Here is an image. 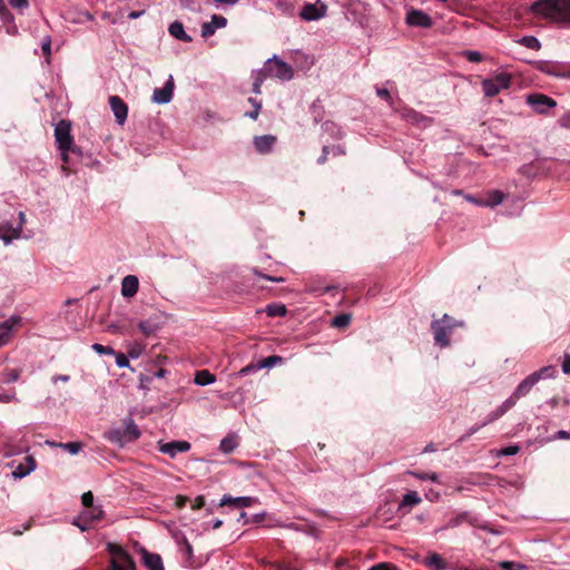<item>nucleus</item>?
Here are the masks:
<instances>
[{
  "instance_id": "obj_25",
  "label": "nucleus",
  "mask_w": 570,
  "mask_h": 570,
  "mask_svg": "<svg viewBox=\"0 0 570 570\" xmlns=\"http://www.w3.org/2000/svg\"><path fill=\"white\" fill-rule=\"evenodd\" d=\"M537 384V381L534 377L530 374L527 376L523 381L519 383L517 389L513 391L515 393V396H519L520 399L525 396L531 389Z\"/></svg>"
},
{
  "instance_id": "obj_14",
  "label": "nucleus",
  "mask_w": 570,
  "mask_h": 570,
  "mask_svg": "<svg viewBox=\"0 0 570 570\" xmlns=\"http://www.w3.org/2000/svg\"><path fill=\"white\" fill-rule=\"evenodd\" d=\"M400 116L406 122L419 126V127H426L431 122L429 117L420 114L419 111H416L412 108L402 109L400 111Z\"/></svg>"
},
{
  "instance_id": "obj_47",
  "label": "nucleus",
  "mask_w": 570,
  "mask_h": 570,
  "mask_svg": "<svg viewBox=\"0 0 570 570\" xmlns=\"http://www.w3.org/2000/svg\"><path fill=\"white\" fill-rule=\"evenodd\" d=\"M116 364L118 367L125 368L129 366V361L125 354L119 353L116 355Z\"/></svg>"
},
{
  "instance_id": "obj_52",
  "label": "nucleus",
  "mask_w": 570,
  "mask_h": 570,
  "mask_svg": "<svg viewBox=\"0 0 570 570\" xmlns=\"http://www.w3.org/2000/svg\"><path fill=\"white\" fill-rule=\"evenodd\" d=\"M376 94H377L379 97L387 100L392 105L393 100H392L391 94H390V91L387 89L379 88L376 90Z\"/></svg>"
},
{
  "instance_id": "obj_41",
  "label": "nucleus",
  "mask_w": 570,
  "mask_h": 570,
  "mask_svg": "<svg viewBox=\"0 0 570 570\" xmlns=\"http://www.w3.org/2000/svg\"><path fill=\"white\" fill-rule=\"evenodd\" d=\"M91 348L96 351L98 354H107L112 355L115 354V351L109 346H104L101 344L95 343L92 344Z\"/></svg>"
},
{
  "instance_id": "obj_6",
  "label": "nucleus",
  "mask_w": 570,
  "mask_h": 570,
  "mask_svg": "<svg viewBox=\"0 0 570 570\" xmlns=\"http://www.w3.org/2000/svg\"><path fill=\"white\" fill-rule=\"evenodd\" d=\"M481 85L487 97H494L501 90L510 88L511 76L507 72H499L491 78L484 79Z\"/></svg>"
},
{
  "instance_id": "obj_64",
  "label": "nucleus",
  "mask_w": 570,
  "mask_h": 570,
  "mask_svg": "<svg viewBox=\"0 0 570 570\" xmlns=\"http://www.w3.org/2000/svg\"><path fill=\"white\" fill-rule=\"evenodd\" d=\"M328 150H330V148H328L327 146H325V147L323 148V154H322V156L317 159V163H318V164H321V165H322V164H324V163L326 161V159H327V155H328Z\"/></svg>"
},
{
  "instance_id": "obj_37",
  "label": "nucleus",
  "mask_w": 570,
  "mask_h": 570,
  "mask_svg": "<svg viewBox=\"0 0 570 570\" xmlns=\"http://www.w3.org/2000/svg\"><path fill=\"white\" fill-rule=\"evenodd\" d=\"M505 413H507V411L501 405H499L495 410H493L491 413L488 414L487 419L481 423V426H485V425L497 421Z\"/></svg>"
},
{
  "instance_id": "obj_17",
  "label": "nucleus",
  "mask_w": 570,
  "mask_h": 570,
  "mask_svg": "<svg viewBox=\"0 0 570 570\" xmlns=\"http://www.w3.org/2000/svg\"><path fill=\"white\" fill-rule=\"evenodd\" d=\"M227 24V19L223 16L213 14L210 21L202 24V37L208 38L215 33L217 29L224 28Z\"/></svg>"
},
{
  "instance_id": "obj_10",
  "label": "nucleus",
  "mask_w": 570,
  "mask_h": 570,
  "mask_svg": "<svg viewBox=\"0 0 570 570\" xmlns=\"http://www.w3.org/2000/svg\"><path fill=\"white\" fill-rule=\"evenodd\" d=\"M527 102L538 114H546L549 109L557 106L556 100L542 94L527 96Z\"/></svg>"
},
{
  "instance_id": "obj_55",
  "label": "nucleus",
  "mask_w": 570,
  "mask_h": 570,
  "mask_svg": "<svg viewBox=\"0 0 570 570\" xmlns=\"http://www.w3.org/2000/svg\"><path fill=\"white\" fill-rule=\"evenodd\" d=\"M59 150H60V153H61V160H62V163H63L62 170H65V171H66V170H67V169H66V165H68V163H69V156H68V153H69V151H72V149H59Z\"/></svg>"
},
{
  "instance_id": "obj_61",
  "label": "nucleus",
  "mask_w": 570,
  "mask_h": 570,
  "mask_svg": "<svg viewBox=\"0 0 570 570\" xmlns=\"http://www.w3.org/2000/svg\"><path fill=\"white\" fill-rule=\"evenodd\" d=\"M70 380V376L69 375H55L52 376L51 381L53 384L58 383V382H63V383H67L69 382Z\"/></svg>"
},
{
  "instance_id": "obj_42",
  "label": "nucleus",
  "mask_w": 570,
  "mask_h": 570,
  "mask_svg": "<svg viewBox=\"0 0 570 570\" xmlns=\"http://www.w3.org/2000/svg\"><path fill=\"white\" fill-rule=\"evenodd\" d=\"M520 397L519 396H515V393L513 392L502 404L501 406L505 410V411H509L510 409H512L517 401L519 400Z\"/></svg>"
},
{
  "instance_id": "obj_18",
  "label": "nucleus",
  "mask_w": 570,
  "mask_h": 570,
  "mask_svg": "<svg viewBox=\"0 0 570 570\" xmlns=\"http://www.w3.org/2000/svg\"><path fill=\"white\" fill-rule=\"evenodd\" d=\"M24 461L26 463H19L17 465H14V462L11 463L13 468L11 473L13 479H22L30 474L36 469L37 464L32 456H27Z\"/></svg>"
},
{
  "instance_id": "obj_8",
  "label": "nucleus",
  "mask_w": 570,
  "mask_h": 570,
  "mask_svg": "<svg viewBox=\"0 0 570 570\" xmlns=\"http://www.w3.org/2000/svg\"><path fill=\"white\" fill-rule=\"evenodd\" d=\"M173 538H174L176 544L178 546L179 552L184 557V566L186 568H195V567H197L196 562H195V559H194L193 547L189 543V541L187 540V538L185 537V534L183 532H180V531H175L173 533Z\"/></svg>"
},
{
  "instance_id": "obj_9",
  "label": "nucleus",
  "mask_w": 570,
  "mask_h": 570,
  "mask_svg": "<svg viewBox=\"0 0 570 570\" xmlns=\"http://www.w3.org/2000/svg\"><path fill=\"white\" fill-rule=\"evenodd\" d=\"M327 7L321 0L314 3H306L299 13V17L305 21H315L326 16Z\"/></svg>"
},
{
  "instance_id": "obj_23",
  "label": "nucleus",
  "mask_w": 570,
  "mask_h": 570,
  "mask_svg": "<svg viewBox=\"0 0 570 570\" xmlns=\"http://www.w3.org/2000/svg\"><path fill=\"white\" fill-rule=\"evenodd\" d=\"M168 31L176 39H179V40H181L184 42H190L191 41V37L186 33L183 23L179 22V21H174L173 23H170L169 28H168Z\"/></svg>"
},
{
  "instance_id": "obj_59",
  "label": "nucleus",
  "mask_w": 570,
  "mask_h": 570,
  "mask_svg": "<svg viewBox=\"0 0 570 570\" xmlns=\"http://www.w3.org/2000/svg\"><path fill=\"white\" fill-rule=\"evenodd\" d=\"M188 501L187 497H184V495H176L175 498V505L178 508V509H181L183 507H185L186 502Z\"/></svg>"
},
{
  "instance_id": "obj_2",
  "label": "nucleus",
  "mask_w": 570,
  "mask_h": 570,
  "mask_svg": "<svg viewBox=\"0 0 570 570\" xmlns=\"http://www.w3.org/2000/svg\"><path fill=\"white\" fill-rule=\"evenodd\" d=\"M140 430L131 417L124 421V428H115L107 431L104 436L110 443L120 448L140 438Z\"/></svg>"
},
{
  "instance_id": "obj_56",
  "label": "nucleus",
  "mask_w": 570,
  "mask_h": 570,
  "mask_svg": "<svg viewBox=\"0 0 570 570\" xmlns=\"http://www.w3.org/2000/svg\"><path fill=\"white\" fill-rule=\"evenodd\" d=\"M261 108H262V105H256V108H254L252 111H247L245 114V116L253 120H256L259 115Z\"/></svg>"
},
{
  "instance_id": "obj_32",
  "label": "nucleus",
  "mask_w": 570,
  "mask_h": 570,
  "mask_svg": "<svg viewBox=\"0 0 570 570\" xmlns=\"http://www.w3.org/2000/svg\"><path fill=\"white\" fill-rule=\"evenodd\" d=\"M252 77H253V91L256 95H259L261 94V87H262L264 80L266 79V75L261 69V70L254 71Z\"/></svg>"
},
{
  "instance_id": "obj_4",
  "label": "nucleus",
  "mask_w": 570,
  "mask_h": 570,
  "mask_svg": "<svg viewBox=\"0 0 570 570\" xmlns=\"http://www.w3.org/2000/svg\"><path fill=\"white\" fill-rule=\"evenodd\" d=\"M107 550L110 553V569L111 570H135V562L129 553L121 547L108 543Z\"/></svg>"
},
{
  "instance_id": "obj_43",
  "label": "nucleus",
  "mask_w": 570,
  "mask_h": 570,
  "mask_svg": "<svg viewBox=\"0 0 570 570\" xmlns=\"http://www.w3.org/2000/svg\"><path fill=\"white\" fill-rule=\"evenodd\" d=\"M41 50H42V53L46 56V57H50L51 55V38L49 36H47L42 42H41Z\"/></svg>"
},
{
  "instance_id": "obj_15",
  "label": "nucleus",
  "mask_w": 570,
  "mask_h": 570,
  "mask_svg": "<svg viewBox=\"0 0 570 570\" xmlns=\"http://www.w3.org/2000/svg\"><path fill=\"white\" fill-rule=\"evenodd\" d=\"M190 450V443L187 441H173L168 443H159V451L164 454L175 458L178 453Z\"/></svg>"
},
{
  "instance_id": "obj_40",
  "label": "nucleus",
  "mask_w": 570,
  "mask_h": 570,
  "mask_svg": "<svg viewBox=\"0 0 570 570\" xmlns=\"http://www.w3.org/2000/svg\"><path fill=\"white\" fill-rule=\"evenodd\" d=\"M351 316L348 314H340L332 321V325L335 327H345L350 324Z\"/></svg>"
},
{
  "instance_id": "obj_48",
  "label": "nucleus",
  "mask_w": 570,
  "mask_h": 570,
  "mask_svg": "<svg viewBox=\"0 0 570 570\" xmlns=\"http://www.w3.org/2000/svg\"><path fill=\"white\" fill-rule=\"evenodd\" d=\"M8 2L10 3V6L19 10H23L29 7L28 0H8Z\"/></svg>"
},
{
  "instance_id": "obj_60",
  "label": "nucleus",
  "mask_w": 570,
  "mask_h": 570,
  "mask_svg": "<svg viewBox=\"0 0 570 570\" xmlns=\"http://www.w3.org/2000/svg\"><path fill=\"white\" fill-rule=\"evenodd\" d=\"M204 504H205L204 498L203 497H197L195 499V501L191 503V509L198 510V509L203 508Z\"/></svg>"
},
{
  "instance_id": "obj_16",
  "label": "nucleus",
  "mask_w": 570,
  "mask_h": 570,
  "mask_svg": "<svg viewBox=\"0 0 570 570\" xmlns=\"http://www.w3.org/2000/svg\"><path fill=\"white\" fill-rule=\"evenodd\" d=\"M21 323L20 316H11L2 324H0V347L6 345L12 334L14 327L19 326Z\"/></svg>"
},
{
  "instance_id": "obj_29",
  "label": "nucleus",
  "mask_w": 570,
  "mask_h": 570,
  "mask_svg": "<svg viewBox=\"0 0 570 570\" xmlns=\"http://www.w3.org/2000/svg\"><path fill=\"white\" fill-rule=\"evenodd\" d=\"M424 564L434 569V570H442L446 567V563L445 561L443 560V558L438 554V553H432L430 554L425 561H424Z\"/></svg>"
},
{
  "instance_id": "obj_53",
  "label": "nucleus",
  "mask_w": 570,
  "mask_h": 570,
  "mask_svg": "<svg viewBox=\"0 0 570 570\" xmlns=\"http://www.w3.org/2000/svg\"><path fill=\"white\" fill-rule=\"evenodd\" d=\"M559 125L563 128L570 129V111L560 117Z\"/></svg>"
},
{
  "instance_id": "obj_35",
  "label": "nucleus",
  "mask_w": 570,
  "mask_h": 570,
  "mask_svg": "<svg viewBox=\"0 0 570 570\" xmlns=\"http://www.w3.org/2000/svg\"><path fill=\"white\" fill-rule=\"evenodd\" d=\"M282 362H283V357L282 356L272 355V356H268V357L262 360L261 362H258V366L257 367L271 368V367H274L277 364H281Z\"/></svg>"
},
{
  "instance_id": "obj_26",
  "label": "nucleus",
  "mask_w": 570,
  "mask_h": 570,
  "mask_svg": "<svg viewBox=\"0 0 570 570\" xmlns=\"http://www.w3.org/2000/svg\"><path fill=\"white\" fill-rule=\"evenodd\" d=\"M215 381H216L215 375L212 374L207 370H202V371L196 372L195 379H194L195 384L199 385V386H206V385L213 384Z\"/></svg>"
},
{
  "instance_id": "obj_24",
  "label": "nucleus",
  "mask_w": 570,
  "mask_h": 570,
  "mask_svg": "<svg viewBox=\"0 0 570 570\" xmlns=\"http://www.w3.org/2000/svg\"><path fill=\"white\" fill-rule=\"evenodd\" d=\"M144 563L148 570H164L160 556L144 551Z\"/></svg>"
},
{
  "instance_id": "obj_7",
  "label": "nucleus",
  "mask_w": 570,
  "mask_h": 570,
  "mask_svg": "<svg viewBox=\"0 0 570 570\" xmlns=\"http://www.w3.org/2000/svg\"><path fill=\"white\" fill-rule=\"evenodd\" d=\"M55 139L58 149H72V153L80 151L73 145V137L71 135V124L67 120H60L55 127Z\"/></svg>"
},
{
  "instance_id": "obj_39",
  "label": "nucleus",
  "mask_w": 570,
  "mask_h": 570,
  "mask_svg": "<svg viewBox=\"0 0 570 570\" xmlns=\"http://www.w3.org/2000/svg\"><path fill=\"white\" fill-rule=\"evenodd\" d=\"M420 502H421V498L419 497V494L416 492L412 491V492L404 494L402 502H401V507H406V505L413 507V505L419 504Z\"/></svg>"
},
{
  "instance_id": "obj_20",
  "label": "nucleus",
  "mask_w": 570,
  "mask_h": 570,
  "mask_svg": "<svg viewBox=\"0 0 570 570\" xmlns=\"http://www.w3.org/2000/svg\"><path fill=\"white\" fill-rule=\"evenodd\" d=\"M139 287L138 277L135 275H127L121 282V295L124 297H132L137 294Z\"/></svg>"
},
{
  "instance_id": "obj_49",
  "label": "nucleus",
  "mask_w": 570,
  "mask_h": 570,
  "mask_svg": "<svg viewBox=\"0 0 570 570\" xmlns=\"http://www.w3.org/2000/svg\"><path fill=\"white\" fill-rule=\"evenodd\" d=\"M465 57L471 62H480L482 60V55L479 51H466Z\"/></svg>"
},
{
  "instance_id": "obj_38",
  "label": "nucleus",
  "mask_w": 570,
  "mask_h": 570,
  "mask_svg": "<svg viewBox=\"0 0 570 570\" xmlns=\"http://www.w3.org/2000/svg\"><path fill=\"white\" fill-rule=\"evenodd\" d=\"M51 445L60 446V448L65 449L66 451H68L72 455L78 454L82 449V444L80 442H68V443H59V444L51 443Z\"/></svg>"
},
{
  "instance_id": "obj_46",
  "label": "nucleus",
  "mask_w": 570,
  "mask_h": 570,
  "mask_svg": "<svg viewBox=\"0 0 570 570\" xmlns=\"http://www.w3.org/2000/svg\"><path fill=\"white\" fill-rule=\"evenodd\" d=\"M81 500L86 509H91V507H94V495L91 492L83 493Z\"/></svg>"
},
{
  "instance_id": "obj_63",
  "label": "nucleus",
  "mask_w": 570,
  "mask_h": 570,
  "mask_svg": "<svg viewBox=\"0 0 570 570\" xmlns=\"http://www.w3.org/2000/svg\"><path fill=\"white\" fill-rule=\"evenodd\" d=\"M502 200H503V194L500 193V191H495L494 193V198L491 202V205H499L500 203H502Z\"/></svg>"
},
{
  "instance_id": "obj_30",
  "label": "nucleus",
  "mask_w": 570,
  "mask_h": 570,
  "mask_svg": "<svg viewBox=\"0 0 570 570\" xmlns=\"http://www.w3.org/2000/svg\"><path fill=\"white\" fill-rule=\"evenodd\" d=\"M265 312L269 317L285 316L287 308L284 304L273 303L266 306Z\"/></svg>"
},
{
  "instance_id": "obj_22",
  "label": "nucleus",
  "mask_w": 570,
  "mask_h": 570,
  "mask_svg": "<svg viewBox=\"0 0 570 570\" xmlns=\"http://www.w3.org/2000/svg\"><path fill=\"white\" fill-rule=\"evenodd\" d=\"M276 141V137L272 135H264L255 137L254 146L261 154H267L272 150L274 144Z\"/></svg>"
},
{
  "instance_id": "obj_34",
  "label": "nucleus",
  "mask_w": 570,
  "mask_h": 570,
  "mask_svg": "<svg viewBox=\"0 0 570 570\" xmlns=\"http://www.w3.org/2000/svg\"><path fill=\"white\" fill-rule=\"evenodd\" d=\"M518 42L532 50H539L541 47L540 41L533 36L522 37Z\"/></svg>"
},
{
  "instance_id": "obj_12",
  "label": "nucleus",
  "mask_w": 570,
  "mask_h": 570,
  "mask_svg": "<svg viewBox=\"0 0 570 570\" xmlns=\"http://www.w3.org/2000/svg\"><path fill=\"white\" fill-rule=\"evenodd\" d=\"M405 21L409 26L412 27L430 28L432 26L431 17L428 13L416 9H411L407 11Z\"/></svg>"
},
{
  "instance_id": "obj_11",
  "label": "nucleus",
  "mask_w": 570,
  "mask_h": 570,
  "mask_svg": "<svg viewBox=\"0 0 570 570\" xmlns=\"http://www.w3.org/2000/svg\"><path fill=\"white\" fill-rule=\"evenodd\" d=\"M174 79L169 76L163 88H156L153 92L151 101L157 105H165L171 101L174 95Z\"/></svg>"
},
{
  "instance_id": "obj_50",
  "label": "nucleus",
  "mask_w": 570,
  "mask_h": 570,
  "mask_svg": "<svg viewBox=\"0 0 570 570\" xmlns=\"http://www.w3.org/2000/svg\"><path fill=\"white\" fill-rule=\"evenodd\" d=\"M519 452V446L510 445L500 450L501 455H514Z\"/></svg>"
},
{
  "instance_id": "obj_44",
  "label": "nucleus",
  "mask_w": 570,
  "mask_h": 570,
  "mask_svg": "<svg viewBox=\"0 0 570 570\" xmlns=\"http://www.w3.org/2000/svg\"><path fill=\"white\" fill-rule=\"evenodd\" d=\"M72 523L77 525L81 531H86L90 528L89 523L91 522L80 515L77 519H75Z\"/></svg>"
},
{
  "instance_id": "obj_31",
  "label": "nucleus",
  "mask_w": 570,
  "mask_h": 570,
  "mask_svg": "<svg viewBox=\"0 0 570 570\" xmlns=\"http://www.w3.org/2000/svg\"><path fill=\"white\" fill-rule=\"evenodd\" d=\"M102 515H104V511L98 505H94V507H91V509H86L81 513V517L85 518L86 520L90 521V522H95V521L100 520L102 518Z\"/></svg>"
},
{
  "instance_id": "obj_5",
  "label": "nucleus",
  "mask_w": 570,
  "mask_h": 570,
  "mask_svg": "<svg viewBox=\"0 0 570 570\" xmlns=\"http://www.w3.org/2000/svg\"><path fill=\"white\" fill-rule=\"evenodd\" d=\"M456 326L454 320L449 315L444 314L441 320H436L432 323V330L434 333V340L441 347L449 345V336L452 330Z\"/></svg>"
},
{
  "instance_id": "obj_33",
  "label": "nucleus",
  "mask_w": 570,
  "mask_h": 570,
  "mask_svg": "<svg viewBox=\"0 0 570 570\" xmlns=\"http://www.w3.org/2000/svg\"><path fill=\"white\" fill-rule=\"evenodd\" d=\"M236 446H237V441L234 436L224 438L219 444V449L224 453L233 452L236 449Z\"/></svg>"
},
{
  "instance_id": "obj_54",
  "label": "nucleus",
  "mask_w": 570,
  "mask_h": 570,
  "mask_svg": "<svg viewBox=\"0 0 570 570\" xmlns=\"http://www.w3.org/2000/svg\"><path fill=\"white\" fill-rule=\"evenodd\" d=\"M481 428H482V426H481V424H476V425H474V426H471V428L466 431L465 435H463V436L461 438V441H464V440L469 439L471 435H473L474 433H476Z\"/></svg>"
},
{
  "instance_id": "obj_58",
  "label": "nucleus",
  "mask_w": 570,
  "mask_h": 570,
  "mask_svg": "<svg viewBox=\"0 0 570 570\" xmlns=\"http://www.w3.org/2000/svg\"><path fill=\"white\" fill-rule=\"evenodd\" d=\"M500 566L504 570H520L522 568L521 566H519V564L517 566V564H514L512 562H509V561H504Z\"/></svg>"
},
{
  "instance_id": "obj_21",
  "label": "nucleus",
  "mask_w": 570,
  "mask_h": 570,
  "mask_svg": "<svg viewBox=\"0 0 570 570\" xmlns=\"http://www.w3.org/2000/svg\"><path fill=\"white\" fill-rule=\"evenodd\" d=\"M254 501H255V499L252 498V497H236V498H234V497H230V495H224L220 499L219 505L220 507L235 505V507H239V508H247V507H250Z\"/></svg>"
},
{
  "instance_id": "obj_36",
  "label": "nucleus",
  "mask_w": 570,
  "mask_h": 570,
  "mask_svg": "<svg viewBox=\"0 0 570 570\" xmlns=\"http://www.w3.org/2000/svg\"><path fill=\"white\" fill-rule=\"evenodd\" d=\"M505 413H507V411L501 405H499L495 410H493L491 413L488 414L487 419L481 423V426H485V425L497 421Z\"/></svg>"
},
{
  "instance_id": "obj_19",
  "label": "nucleus",
  "mask_w": 570,
  "mask_h": 570,
  "mask_svg": "<svg viewBox=\"0 0 570 570\" xmlns=\"http://www.w3.org/2000/svg\"><path fill=\"white\" fill-rule=\"evenodd\" d=\"M21 232L22 229L19 226L14 227L12 224L6 223L0 226V239L4 245H9L13 239L21 237Z\"/></svg>"
},
{
  "instance_id": "obj_13",
  "label": "nucleus",
  "mask_w": 570,
  "mask_h": 570,
  "mask_svg": "<svg viewBox=\"0 0 570 570\" xmlns=\"http://www.w3.org/2000/svg\"><path fill=\"white\" fill-rule=\"evenodd\" d=\"M109 105L119 125H124L128 116V107L124 100L118 96H111L109 98Z\"/></svg>"
},
{
  "instance_id": "obj_51",
  "label": "nucleus",
  "mask_w": 570,
  "mask_h": 570,
  "mask_svg": "<svg viewBox=\"0 0 570 570\" xmlns=\"http://www.w3.org/2000/svg\"><path fill=\"white\" fill-rule=\"evenodd\" d=\"M368 570H396V568L391 563L382 562L376 566H373Z\"/></svg>"
},
{
  "instance_id": "obj_27",
  "label": "nucleus",
  "mask_w": 570,
  "mask_h": 570,
  "mask_svg": "<svg viewBox=\"0 0 570 570\" xmlns=\"http://www.w3.org/2000/svg\"><path fill=\"white\" fill-rule=\"evenodd\" d=\"M465 521L471 523V524H473V519L470 518L469 513L468 512H461V513L452 517L449 520V522L446 523V525L442 528V530L450 529V528H456V527H459L460 524H462Z\"/></svg>"
},
{
  "instance_id": "obj_3",
  "label": "nucleus",
  "mask_w": 570,
  "mask_h": 570,
  "mask_svg": "<svg viewBox=\"0 0 570 570\" xmlns=\"http://www.w3.org/2000/svg\"><path fill=\"white\" fill-rule=\"evenodd\" d=\"M266 77H274L282 81H288L294 77V69L291 65L279 59L277 56L266 60L264 69Z\"/></svg>"
},
{
  "instance_id": "obj_57",
  "label": "nucleus",
  "mask_w": 570,
  "mask_h": 570,
  "mask_svg": "<svg viewBox=\"0 0 570 570\" xmlns=\"http://www.w3.org/2000/svg\"><path fill=\"white\" fill-rule=\"evenodd\" d=\"M562 372L564 374H570V354L564 355V360L562 363Z\"/></svg>"
},
{
  "instance_id": "obj_62",
  "label": "nucleus",
  "mask_w": 570,
  "mask_h": 570,
  "mask_svg": "<svg viewBox=\"0 0 570 570\" xmlns=\"http://www.w3.org/2000/svg\"><path fill=\"white\" fill-rule=\"evenodd\" d=\"M141 353V348L139 346L137 347H132L129 352H128V355L131 357V358H137L139 357Z\"/></svg>"
},
{
  "instance_id": "obj_45",
  "label": "nucleus",
  "mask_w": 570,
  "mask_h": 570,
  "mask_svg": "<svg viewBox=\"0 0 570 570\" xmlns=\"http://www.w3.org/2000/svg\"><path fill=\"white\" fill-rule=\"evenodd\" d=\"M258 366V363H255V364H248L247 366L243 367L239 372H238V375L239 376H246L253 372H256L258 370H262V367H257Z\"/></svg>"
},
{
  "instance_id": "obj_28",
  "label": "nucleus",
  "mask_w": 570,
  "mask_h": 570,
  "mask_svg": "<svg viewBox=\"0 0 570 570\" xmlns=\"http://www.w3.org/2000/svg\"><path fill=\"white\" fill-rule=\"evenodd\" d=\"M556 373H557L556 367L552 365H548V366H543L540 370L531 373V375L534 377V380L538 383L540 380L554 377Z\"/></svg>"
},
{
  "instance_id": "obj_1",
  "label": "nucleus",
  "mask_w": 570,
  "mask_h": 570,
  "mask_svg": "<svg viewBox=\"0 0 570 570\" xmlns=\"http://www.w3.org/2000/svg\"><path fill=\"white\" fill-rule=\"evenodd\" d=\"M533 13L560 24H570V0H539L531 6Z\"/></svg>"
}]
</instances>
